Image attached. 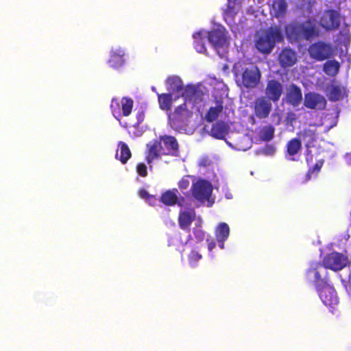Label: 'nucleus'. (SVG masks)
<instances>
[{
    "instance_id": "nucleus-1",
    "label": "nucleus",
    "mask_w": 351,
    "mask_h": 351,
    "mask_svg": "<svg viewBox=\"0 0 351 351\" xmlns=\"http://www.w3.org/2000/svg\"><path fill=\"white\" fill-rule=\"evenodd\" d=\"M327 269L321 263H313L306 272V278L313 282L323 303L331 306L337 302V293L330 286Z\"/></svg>"
},
{
    "instance_id": "nucleus-2",
    "label": "nucleus",
    "mask_w": 351,
    "mask_h": 351,
    "mask_svg": "<svg viewBox=\"0 0 351 351\" xmlns=\"http://www.w3.org/2000/svg\"><path fill=\"white\" fill-rule=\"evenodd\" d=\"M285 33L290 40L295 42L311 41L320 36V30L313 19H307L302 22H291L286 25Z\"/></svg>"
},
{
    "instance_id": "nucleus-3",
    "label": "nucleus",
    "mask_w": 351,
    "mask_h": 351,
    "mask_svg": "<svg viewBox=\"0 0 351 351\" xmlns=\"http://www.w3.org/2000/svg\"><path fill=\"white\" fill-rule=\"evenodd\" d=\"M190 191L191 196L202 204L207 202L208 207L214 204V199L211 198L213 186L210 182L199 179L192 184Z\"/></svg>"
},
{
    "instance_id": "nucleus-4",
    "label": "nucleus",
    "mask_w": 351,
    "mask_h": 351,
    "mask_svg": "<svg viewBox=\"0 0 351 351\" xmlns=\"http://www.w3.org/2000/svg\"><path fill=\"white\" fill-rule=\"evenodd\" d=\"M282 40L280 31L270 28L263 33L256 41V49L263 53H269L274 48L276 42Z\"/></svg>"
},
{
    "instance_id": "nucleus-5",
    "label": "nucleus",
    "mask_w": 351,
    "mask_h": 351,
    "mask_svg": "<svg viewBox=\"0 0 351 351\" xmlns=\"http://www.w3.org/2000/svg\"><path fill=\"white\" fill-rule=\"evenodd\" d=\"M308 52L312 59L321 62L333 56L334 49L332 44L319 40L309 45Z\"/></svg>"
},
{
    "instance_id": "nucleus-6",
    "label": "nucleus",
    "mask_w": 351,
    "mask_h": 351,
    "mask_svg": "<svg viewBox=\"0 0 351 351\" xmlns=\"http://www.w3.org/2000/svg\"><path fill=\"white\" fill-rule=\"evenodd\" d=\"M192 116V110L184 103L176 107L174 111L169 114L171 126L177 130L186 125Z\"/></svg>"
},
{
    "instance_id": "nucleus-7",
    "label": "nucleus",
    "mask_w": 351,
    "mask_h": 351,
    "mask_svg": "<svg viewBox=\"0 0 351 351\" xmlns=\"http://www.w3.org/2000/svg\"><path fill=\"white\" fill-rule=\"evenodd\" d=\"M181 96L184 99V104L191 109L204 100V93L197 86L187 85L183 90Z\"/></svg>"
},
{
    "instance_id": "nucleus-8",
    "label": "nucleus",
    "mask_w": 351,
    "mask_h": 351,
    "mask_svg": "<svg viewBox=\"0 0 351 351\" xmlns=\"http://www.w3.org/2000/svg\"><path fill=\"white\" fill-rule=\"evenodd\" d=\"M348 263V256L341 253L333 252L326 254L323 260L322 265L326 269H330L333 271H339L343 269Z\"/></svg>"
},
{
    "instance_id": "nucleus-9",
    "label": "nucleus",
    "mask_w": 351,
    "mask_h": 351,
    "mask_svg": "<svg viewBox=\"0 0 351 351\" xmlns=\"http://www.w3.org/2000/svg\"><path fill=\"white\" fill-rule=\"evenodd\" d=\"M261 77V73L256 66L246 68L241 74V84L247 88H254L257 86Z\"/></svg>"
},
{
    "instance_id": "nucleus-10",
    "label": "nucleus",
    "mask_w": 351,
    "mask_h": 351,
    "mask_svg": "<svg viewBox=\"0 0 351 351\" xmlns=\"http://www.w3.org/2000/svg\"><path fill=\"white\" fill-rule=\"evenodd\" d=\"M326 105V98L319 93L309 92L304 95V106L308 109L324 110Z\"/></svg>"
},
{
    "instance_id": "nucleus-11",
    "label": "nucleus",
    "mask_w": 351,
    "mask_h": 351,
    "mask_svg": "<svg viewBox=\"0 0 351 351\" xmlns=\"http://www.w3.org/2000/svg\"><path fill=\"white\" fill-rule=\"evenodd\" d=\"M319 25L326 31L338 29L340 26L339 14L334 10L324 11L320 18Z\"/></svg>"
},
{
    "instance_id": "nucleus-12",
    "label": "nucleus",
    "mask_w": 351,
    "mask_h": 351,
    "mask_svg": "<svg viewBox=\"0 0 351 351\" xmlns=\"http://www.w3.org/2000/svg\"><path fill=\"white\" fill-rule=\"evenodd\" d=\"M282 93L283 86L278 80L275 79L268 80L265 88L267 99L276 103L280 100Z\"/></svg>"
},
{
    "instance_id": "nucleus-13",
    "label": "nucleus",
    "mask_w": 351,
    "mask_h": 351,
    "mask_svg": "<svg viewBox=\"0 0 351 351\" xmlns=\"http://www.w3.org/2000/svg\"><path fill=\"white\" fill-rule=\"evenodd\" d=\"M254 114L259 119H265L268 117L271 111L272 105L271 101L265 97H258L254 104Z\"/></svg>"
},
{
    "instance_id": "nucleus-14",
    "label": "nucleus",
    "mask_w": 351,
    "mask_h": 351,
    "mask_svg": "<svg viewBox=\"0 0 351 351\" xmlns=\"http://www.w3.org/2000/svg\"><path fill=\"white\" fill-rule=\"evenodd\" d=\"M326 96L330 101L336 102L348 97V90L340 84H331L327 87Z\"/></svg>"
},
{
    "instance_id": "nucleus-15",
    "label": "nucleus",
    "mask_w": 351,
    "mask_h": 351,
    "mask_svg": "<svg viewBox=\"0 0 351 351\" xmlns=\"http://www.w3.org/2000/svg\"><path fill=\"white\" fill-rule=\"evenodd\" d=\"M161 143H163L164 147L167 151L163 153L164 155H169L174 157L180 156V145L176 137L169 135H162L159 136Z\"/></svg>"
},
{
    "instance_id": "nucleus-16",
    "label": "nucleus",
    "mask_w": 351,
    "mask_h": 351,
    "mask_svg": "<svg viewBox=\"0 0 351 351\" xmlns=\"http://www.w3.org/2000/svg\"><path fill=\"white\" fill-rule=\"evenodd\" d=\"M162 147L160 138L154 139L147 144L145 159L148 164H151L155 159L160 158Z\"/></svg>"
},
{
    "instance_id": "nucleus-17",
    "label": "nucleus",
    "mask_w": 351,
    "mask_h": 351,
    "mask_svg": "<svg viewBox=\"0 0 351 351\" xmlns=\"http://www.w3.org/2000/svg\"><path fill=\"white\" fill-rule=\"evenodd\" d=\"M285 99L287 104L293 107H298L302 100L300 88L295 84H291L287 88Z\"/></svg>"
},
{
    "instance_id": "nucleus-18",
    "label": "nucleus",
    "mask_w": 351,
    "mask_h": 351,
    "mask_svg": "<svg viewBox=\"0 0 351 351\" xmlns=\"http://www.w3.org/2000/svg\"><path fill=\"white\" fill-rule=\"evenodd\" d=\"M208 40L215 47H223L227 43L224 28L214 29L208 32Z\"/></svg>"
},
{
    "instance_id": "nucleus-19",
    "label": "nucleus",
    "mask_w": 351,
    "mask_h": 351,
    "mask_svg": "<svg viewBox=\"0 0 351 351\" xmlns=\"http://www.w3.org/2000/svg\"><path fill=\"white\" fill-rule=\"evenodd\" d=\"M278 61L282 67H289L297 62L295 51L290 48H285L278 56Z\"/></svg>"
},
{
    "instance_id": "nucleus-20",
    "label": "nucleus",
    "mask_w": 351,
    "mask_h": 351,
    "mask_svg": "<svg viewBox=\"0 0 351 351\" xmlns=\"http://www.w3.org/2000/svg\"><path fill=\"white\" fill-rule=\"evenodd\" d=\"M179 192L177 189L167 190L162 193L160 201L166 206H171L178 204L180 206H182V203L179 201Z\"/></svg>"
},
{
    "instance_id": "nucleus-21",
    "label": "nucleus",
    "mask_w": 351,
    "mask_h": 351,
    "mask_svg": "<svg viewBox=\"0 0 351 351\" xmlns=\"http://www.w3.org/2000/svg\"><path fill=\"white\" fill-rule=\"evenodd\" d=\"M285 157L290 161L297 160L293 156L302 149V143L300 138H294L289 141L286 145Z\"/></svg>"
},
{
    "instance_id": "nucleus-22",
    "label": "nucleus",
    "mask_w": 351,
    "mask_h": 351,
    "mask_svg": "<svg viewBox=\"0 0 351 351\" xmlns=\"http://www.w3.org/2000/svg\"><path fill=\"white\" fill-rule=\"evenodd\" d=\"M215 234L217 242L219 243V246L221 249L224 248V242L226 241L230 235V228L225 222H221L216 227Z\"/></svg>"
},
{
    "instance_id": "nucleus-23",
    "label": "nucleus",
    "mask_w": 351,
    "mask_h": 351,
    "mask_svg": "<svg viewBox=\"0 0 351 351\" xmlns=\"http://www.w3.org/2000/svg\"><path fill=\"white\" fill-rule=\"evenodd\" d=\"M124 56L125 52L121 49L112 50L108 60L110 66L114 69H119L122 66L125 64Z\"/></svg>"
},
{
    "instance_id": "nucleus-24",
    "label": "nucleus",
    "mask_w": 351,
    "mask_h": 351,
    "mask_svg": "<svg viewBox=\"0 0 351 351\" xmlns=\"http://www.w3.org/2000/svg\"><path fill=\"white\" fill-rule=\"evenodd\" d=\"M229 127L222 121L214 123L210 130V135L217 139H223L228 134Z\"/></svg>"
},
{
    "instance_id": "nucleus-25",
    "label": "nucleus",
    "mask_w": 351,
    "mask_h": 351,
    "mask_svg": "<svg viewBox=\"0 0 351 351\" xmlns=\"http://www.w3.org/2000/svg\"><path fill=\"white\" fill-rule=\"evenodd\" d=\"M195 213L193 210L191 211H181L178 217V223L181 229L189 230L191 223L195 220Z\"/></svg>"
},
{
    "instance_id": "nucleus-26",
    "label": "nucleus",
    "mask_w": 351,
    "mask_h": 351,
    "mask_svg": "<svg viewBox=\"0 0 351 351\" xmlns=\"http://www.w3.org/2000/svg\"><path fill=\"white\" fill-rule=\"evenodd\" d=\"M118 147L119 149L117 150L115 158L122 164H125L132 156L130 149L128 145L123 141L119 142Z\"/></svg>"
},
{
    "instance_id": "nucleus-27",
    "label": "nucleus",
    "mask_w": 351,
    "mask_h": 351,
    "mask_svg": "<svg viewBox=\"0 0 351 351\" xmlns=\"http://www.w3.org/2000/svg\"><path fill=\"white\" fill-rule=\"evenodd\" d=\"M340 64L336 60H327L323 64V71L330 77H335L339 72Z\"/></svg>"
},
{
    "instance_id": "nucleus-28",
    "label": "nucleus",
    "mask_w": 351,
    "mask_h": 351,
    "mask_svg": "<svg viewBox=\"0 0 351 351\" xmlns=\"http://www.w3.org/2000/svg\"><path fill=\"white\" fill-rule=\"evenodd\" d=\"M158 102L159 107L162 110L169 111L172 106V94L171 93H157Z\"/></svg>"
},
{
    "instance_id": "nucleus-29",
    "label": "nucleus",
    "mask_w": 351,
    "mask_h": 351,
    "mask_svg": "<svg viewBox=\"0 0 351 351\" xmlns=\"http://www.w3.org/2000/svg\"><path fill=\"white\" fill-rule=\"evenodd\" d=\"M223 109L222 101H218L216 106L210 107L205 115V119L208 123H212L217 120L219 114Z\"/></svg>"
},
{
    "instance_id": "nucleus-30",
    "label": "nucleus",
    "mask_w": 351,
    "mask_h": 351,
    "mask_svg": "<svg viewBox=\"0 0 351 351\" xmlns=\"http://www.w3.org/2000/svg\"><path fill=\"white\" fill-rule=\"evenodd\" d=\"M167 84L168 90L174 93H179L184 88L182 80L176 76L169 77L167 79Z\"/></svg>"
},
{
    "instance_id": "nucleus-31",
    "label": "nucleus",
    "mask_w": 351,
    "mask_h": 351,
    "mask_svg": "<svg viewBox=\"0 0 351 351\" xmlns=\"http://www.w3.org/2000/svg\"><path fill=\"white\" fill-rule=\"evenodd\" d=\"M194 47L199 53H204L206 49L204 45V37L202 36V32H197L193 34Z\"/></svg>"
},
{
    "instance_id": "nucleus-32",
    "label": "nucleus",
    "mask_w": 351,
    "mask_h": 351,
    "mask_svg": "<svg viewBox=\"0 0 351 351\" xmlns=\"http://www.w3.org/2000/svg\"><path fill=\"white\" fill-rule=\"evenodd\" d=\"M272 8L274 10V16L280 17L286 13L287 4L285 0H276L272 3Z\"/></svg>"
},
{
    "instance_id": "nucleus-33",
    "label": "nucleus",
    "mask_w": 351,
    "mask_h": 351,
    "mask_svg": "<svg viewBox=\"0 0 351 351\" xmlns=\"http://www.w3.org/2000/svg\"><path fill=\"white\" fill-rule=\"evenodd\" d=\"M134 101L130 97H124L121 100V116L128 117L132 110Z\"/></svg>"
},
{
    "instance_id": "nucleus-34",
    "label": "nucleus",
    "mask_w": 351,
    "mask_h": 351,
    "mask_svg": "<svg viewBox=\"0 0 351 351\" xmlns=\"http://www.w3.org/2000/svg\"><path fill=\"white\" fill-rule=\"evenodd\" d=\"M275 128L271 125H265L261 128L260 138L262 141L268 142L274 137Z\"/></svg>"
},
{
    "instance_id": "nucleus-35",
    "label": "nucleus",
    "mask_w": 351,
    "mask_h": 351,
    "mask_svg": "<svg viewBox=\"0 0 351 351\" xmlns=\"http://www.w3.org/2000/svg\"><path fill=\"white\" fill-rule=\"evenodd\" d=\"M324 162V160H317L313 167L308 169L306 175V181L311 180L312 176H317L319 174L323 167Z\"/></svg>"
},
{
    "instance_id": "nucleus-36",
    "label": "nucleus",
    "mask_w": 351,
    "mask_h": 351,
    "mask_svg": "<svg viewBox=\"0 0 351 351\" xmlns=\"http://www.w3.org/2000/svg\"><path fill=\"white\" fill-rule=\"evenodd\" d=\"M302 138L306 142V147L309 148L311 145L315 141V134L311 130H304L301 133Z\"/></svg>"
},
{
    "instance_id": "nucleus-37",
    "label": "nucleus",
    "mask_w": 351,
    "mask_h": 351,
    "mask_svg": "<svg viewBox=\"0 0 351 351\" xmlns=\"http://www.w3.org/2000/svg\"><path fill=\"white\" fill-rule=\"evenodd\" d=\"M189 176L183 177L178 183V186L180 191L185 195L186 197H189L191 196V191L184 192L185 190H187L190 186L189 182Z\"/></svg>"
},
{
    "instance_id": "nucleus-38",
    "label": "nucleus",
    "mask_w": 351,
    "mask_h": 351,
    "mask_svg": "<svg viewBox=\"0 0 351 351\" xmlns=\"http://www.w3.org/2000/svg\"><path fill=\"white\" fill-rule=\"evenodd\" d=\"M110 109L112 115L117 119L121 117V112L120 110V103L116 98H113L110 103Z\"/></svg>"
},
{
    "instance_id": "nucleus-39",
    "label": "nucleus",
    "mask_w": 351,
    "mask_h": 351,
    "mask_svg": "<svg viewBox=\"0 0 351 351\" xmlns=\"http://www.w3.org/2000/svg\"><path fill=\"white\" fill-rule=\"evenodd\" d=\"M237 14V12L234 10V5H232L230 3L228 5L227 8L223 12V16L226 20L228 19H233L235 14Z\"/></svg>"
},
{
    "instance_id": "nucleus-40",
    "label": "nucleus",
    "mask_w": 351,
    "mask_h": 351,
    "mask_svg": "<svg viewBox=\"0 0 351 351\" xmlns=\"http://www.w3.org/2000/svg\"><path fill=\"white\" fill-rule=\"evenodd\" d=\"M202 258V255L195 250H192L189 256V261L191 265H195Z\"/></svg>"
},
{
    "instance_id": "nucleus-41",
    "label": "nucleus",
    "mask_w": 351,
    "mask_h": 351,
    "mask_svg": "<svg viewBox=\"0 0 351 351\" xmlns=\"http://www.w3.org/2000/svg\"><path fill=\"white\" fill-rule=\"evenodd\" d=\"M136 171L138 173V175L142 177H146L147 176V167L143 162L138 163L136 165Z\"/></svg>"
},
{
    "instance_id": "nucleus-42",
    "label": "nucleus",
    "mask_w": 351,
    "mask_h": 351,
    "mask_svg": "<svg viewBox=\"0 0 351 351\" xmlns=\"http://www.w3.org/2000/svg\"><path fill=\"white\" fill-rule=\"evenodd\" d=\"M138 195L141 198H143L144 199H154V202L157 201V198L156 197L155 195H149V193L144 189H141V190H139Z\"/></svg>"
},
{
    "instance_id": "nucleus-43",
    "label": "nucleus",
    "mask_w": 351,
    "mask_h": 351,
    "mask_svg": "<svg viewBox=\"0 0 351 351\" xmlns=\"http://www.w3.org/2000/svg\"><path fill=\"white\" fill-rule=\"evenodd\" d=\"M136 122L134 124V127H138L143 123L145 119V112L143 110H138L136 114Z\"/></svg>"
},
{
    "instance_id": "nucleus-44",
    "label": "nucleus",
    "mask_w": 351,
    "mask_h": 351,
    "mask_svg": "<svg viewBox=\"0 0 351 351\" xmlns=\"http://www.w3.org/2000/svg\"><path fill=\"white\" fill-rule=\"evenodd\" d=\"M263 152L265 155H273L276 152V148L272 145H267L263 148Z\"/></svg>"
},
{
    "instance_id": "nucleus-45",
    "label": "nucleus",
    "mask_w": 351,
    "mask_h": 351,
    "mask_svg": "<svg viewBox=\"0 0 351 351\" xmlns=\"http://www.w3.org/2000/svg\"><path fill=\"white\" fill-rule=\"evenodd\" d=\"M206 242L208 243V249L211 252L216 245L215 241L212 237H210L206 239Z\"/></svg>"
},
{
    "instance_id": "nucleus-46",
    "label": "nucleus",
    "mask_w": 351,
    "mask_h": 351,
    "mask_svg": "<svg viewBox=\"0 0 351 351\" xmlns=\"http://www.w3.org/2000/svg\"><path fill=\"white\" fill-rule=\"evenodd\" d=\"M194 234L195 237L199 239H203L204 233L201 230H195Z\"/></svg>"
},
{
    "instance_id": "nucleus-47",
    "label": "nucleus",
    "mask_w": 351,
    "mask_h": 351,
    "mask_svg": "<svg viewBox=\"0 0 351 351\" xmlns=\"http://www.w3.org/2000/svg\"><path fill=\"white\" fill-rule=\"evenodd\" d=\"M306 162L308 164L310 162H311L313 160V156L312 155L311 156L310 158L308 157V156H306Z\"/></svg>"
},
{
    "instance_id": "nucleus-48",
    "label": "nucleus",
    "mask_w": 351,
    "mask_h": 351,
    "mask_svg": "<svg viewBox=\"0 0 351 351\" xmlns=\"http://www.w3.org/2000/svg\"><path fill=\"white\" fill-rule=\"evenodd\" d=\"M147 202H148L150 204L154 205L156 202H154V199H146Z\"/></svg>"
},
{
    "instance_id": "nucleus-49",
    "label": "nucleus",
    "mask_w": 351,
    "mask_h": 351,
    "mask_svg": "<svg viewBox=\"0 0 351 351\" xmlns=\"http://www.w3.org/2000/svg\"><path fill=\"white\" fill-rule=\"evenodd\" d=\"M311 150H309V149H308V150L306 151L307 154H311Z\"/></svg>"
},
{
    "instance_id": "nucleus-50",
    "label": "nucleus",
    "mask_w": 351,
    "mask_h": 351,
    "mask_svg": "<svg viewBox=\"0 0 351 351\" xmlns=\"http://www.w3.org/2000/svg\"><path fill=\"white\" fill-rule=\"evenodd\" d=\"M184 197H180V201H181L182 202H184Z\"/></svg>"
},
{
    "instance_id": "nucleus-51",
    "label": "nucleus",
    "mask_w": 351,
    "mask_h": 351,
    "mask_svg": "<svg viewBox=\"0 0 351 351\" xmlns=\"http://www.w3.org/2000/svg\"><path fill=\"white\" fill-rule=\"evenodd\" d=\"M152 90H153V91H155V88H154V87H153V88H152Z\"/></svg>"
}]
</instances>
